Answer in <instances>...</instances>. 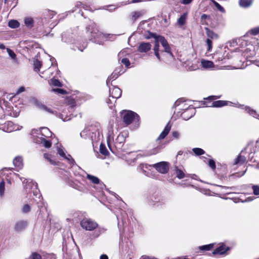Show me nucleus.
Wrapping results in <instances>:
<instances>
[{
	"mask_svg": "<svg viewBox=\"0 0 259 259\" xmlns=\"http://www.w3.org/2000/svg\"><path fill=\"white\" fill-rule=\"evenodd\" d=\"M206 42L207 46V51L210 52L212 49V41L210 38H207L206 40Z\"/></svg>",
	"mask_w": 259,
	"mask_h": 259,
	"instance_id": "49",
	"label": "nucleus"
},
{
	"mask_svg": "<svg viewBox=\"0 0 259 259\" xmlns=\"http://www.w3.org/2000/svg\"><path fill=\"white\" fill-rule=\"evenodd\" d=\"M209 5L215 11L220 13L222 15L225 14L226 11L224 8L220 5L217 2L214 0H210Z\"/></svg>",
	"mask_w": 259,
	"mask_h": 259,
	"instance_id": "14",
	"label": "nucleus"
},
{
	"mask_svg": "<svg viewBox=\"0 0 259 259\" xmlns=\"http://www.w3.org/2000/svg\"><path fill=\"white\" fill-rule=\"evenodd\" d=\"M229 103H232L228 101L218 100L213 102L211 107H221L226 105H229Z\"/></svg>",
	"mask_w": 259,
	"mask_h": 259,
	"instance_id": "24",
	"label": "nucleus"
},
{
	"mask_svg": "<svg viewBox=\"0 0 259 259\" xmlns=\"http://www.w3.org/2000/svg\"><path fill=\"white\" fill-rule=\"evenodd\" d=\"M157 171L161 174H166L169 170L168 163L165 161L158 162L152 165Z\"/></svg>",
	"mask_w": 259,
	"mask_h": 259,
	"instance_id": "8",
	"label": "nucleus"
},
{
	"mask_svg": "<svg viewBox=\"0 0 259 259\" xmlns=\"http://www.w3.org/2000/svg\"><path fill=\"white\" fill-rule=\"evenodd\" d=\"M146 15V11L144 10L133 12L132 16H143Z\"/></svg>",
	"mask_w": 259,
	"mask_h": 259,
	"instance_id": "35",
	"label": "nucleus"
},
{
	"mask_svg": "<svg viewBox=\"0 0 259 259\" xmlns=\"http://www.w3.org/2000/svg\"><path fill=\"white\" fill-rule=\"evenodd\" d=\"M230 248L226 246L225 244H222L218 247L216 248L212 252L213 254H223L227 251L229 250Z\"/></svg>",
	"mask_w": 259,
	"mask_h": 259,
	"instance_id": "19",
	"label": "nucleus"
},
{
	"mask_svg": "<svg viewBox=\"0 0 259 259\" xmlns=\"http://www.w3.org/2000/svg\"><path fill=\"white\" fill-rule=\"evenodd\" d=\"M64 158L67 159L69 163L71 164H73L75 163L74 160L71 157L70 155H68L67 156H66V157Z\"/></svg>",
	"mask_w": 259,
	"mask_h": 259,
	"instance_id": "57",
	"label": "nucleus"
},
{
	"mask_svg": "<svg viewBox=\"0 0 259 259\" xmlns=\"http://www.w3.org/2000/svg\"><path fill=\"white\" fill-rule=\"evenodd\" d=\"M253 189V194L255 195H259V186L257 185H253L252 186Z\"/></svg>",
	"mask_w": 259,
	"mask_h": 259,
	"instance_id": "48",
	"label": "nucleus"
},
{
	"mask_svg": "<svg viewBox=\"0 0 259 259\" xmlns=\"http://www.w3.org/2000/svg\"><path fill=\"white\" fill-rule=\"evenodd\" d=\"M171 124H170L169 122H168L163 131L161 132L159 137L157 138V141L161 140L164 139L169 133L171 129Z\"/></svg>",
	"mask_w": 259,
	"mask_h": 259,
	"instance_id": "21",
	"label": "nucleus"
},
{
	"mask_svg": "<svg viewBox=\"0 0 259 259\" xmlns=\"http://www.w3.org/2000/svg\"><path fill=\"white\" fill-rule=\"evenodd\" d=\"M150 166L147 164L142 163L138 166V168L145 172L146 171L144 170V168H148Z\"/></svg>",
	"mask_w": 259,
	"mask_h": 259,
	"instance_id": "53",
	"label": "nucleus"
},
{
	"mask_svg": "<svg viewBox=\"0 0 259 259\" xmlns=\"http://www.w3.org/2000/svg\"><path fill=\"white\" fill-rule=\"evenodd\" d=\"M128 156L129 157H126V161L130 164H131L136 161L138 155H136L134 152H131L128 154Z\"/></svg>",
	"mask_w": 259,
	"mask_h": 259,
	"instance_id": "28",
	"label": "nucleus"
},
{
	"mask_svg": "<svg viewBox=\"0 0 259 259\" xmlns=\"http://www.w3.org/2000/svg\"><path fill=\"white\" fill-rule=\"evenodd\" d=\"M121 67L116 68L115 71L109 76L106 81L107 86L109 87L110 82L115 80L120 74L123 73Z\"/></svg>",
	"mask_w": 259,
	"mask_h": 259,
	"instance_id": "11",
	"label": "nucleus"
},
{
	"mask_svg": "<svg viewBox=\"0 0 259 259\" xmlns=\"http://www.w3.org/2000/svg\"><path fill=\"white\" fill-rule=\"evenodd\" d=\"M100 152L101 154L104 155H107L109 154V152L107 148H106L105 146L103 144H100Z\"/></svg>",
	"mask_w": 259,
	"mask_h": 259,
	"instance_id": "38",
	"label": "nucleus"
},
{
	"mask_svg": "<svg viewBox=\"0 0 259 259\" xmlns=\"http://www.w3.org/2000/svg\"><path fill=\"white\" fill-rule=\"evenodd\" d=\"M50 84L55 87H61V83L58 79L52 78L50 80Z\"/></svg>",
	"mask_w": 259,
	"mask_h": 259,
	"instance_id": "42",
	"label": "nucleus"
},
{
	"mask_svg": "<svg viewBox=\"0 0 259 259\" xmlns=\"http://www.w3.org/2000/svg\"><path fill=\"white\" fill-rule=\"evenodd\" d=\"M86 29L89 39L99 45H102L104 41H112L116 37L114 34L103 33L100 31L98 27L95 23H92L89 25Z\"/></svg>",
	"mask_w": 259,
	"mask_h": 259,
	"instance_id": "1",
	"label": "nucleus"
},
{
	"mask_svg": "<svg viewBox=\"0 0 259 259\" xmlns=\"http://www.w3.org/2000/svg\"><path fill=\"white\" fill-rule=\"evenodd\" d=\"M195 114V109L192 106H189L185 110L179 113L180 116L185 120L189 119L192 117Z\"/></svg>",
	"mask_w": 259,
	"mask_h": 259,
	"instance_id": "7",
	"label": "nucleus"
},
{
	"mask_svg": "<svg viewBox=\"0 0 259 259\" xmlns=\"http://www.w3.org/2000/svg\"><path fill=\"white\" fill-rule=\"evenodd\" d=\"M28 224L27 221H19L16 223L14 228V230L17 232H21L26 228Z\"/></svg>",
	"mask_w": 259,
	"mask_h": 259,
	"instance_id": "13",
	"label": "nucleus"
},
{
	"mask_svg": "<svg viewBox=\"0 0 259 259\" xmlns=\"http://www.w3.org/2000/svg\"><path fill=\"white\" fill-rule=\"evenodd\" d=\"M25 91V88L24 87H21L18 89L17 91L16 92V94L18 95Z\"/></svg>",
	"mask_w": 259,
	"mask_h": 259,
	"instance_id": "62",
	"label": "nucleus"
},
{
	"mask_svg": "<svg viewBox=\"0 0 259 259\" xmlns=\"http://www.w3.org/2000/svg\"><path fill=\"white\" fill-rule=\"evenodd\" d=\"M41 15L47 16H54L57 15V13L55 11L50 10H45Z\"/></svg>",
	"mask_w": 259,
	"mask_h": 259,
	"instance_id": "36",
	"label": "nucleus"
},
{
	"mask_svg": "<svg viewBox=\"0 0 259 259\" xmlns=\"http://www.w3.org/2000/svg\"><path fill=\"white\" fill-rule=\"evenodd\" d=\"M121 63L123 64L126 67H129L131 63L129 60L127 58H123L121 60Z\"/></svg>",
	"mask_w": 259,
	"mask_h": 259,
	"instance_id": "50",
	"label": "nucleus"
},
{
	"mask_svg": "<svg viewBox=\"0 0 259 259\" xmlns=\"http://www.w3.org/2000/svg\"><path fill=\"white\" fill-rule=\"evenodd\" d=\"M192 0H181V3L184 5L189 4L192 2Z\"/></svg>",
	"mask_w": 259,
	"mask_h": 259,
	"instance_id": "63",
	"label": "nucleus"
},
{
	"mask_svg": "<svg viewBox=\"0 0 259 259\" xmlns=\"http://www.w3.org/2000/svg\"><path fill=\"white\" fill-rule=\"evenodd\" d=\"M87 177L93 184L98 185L99 186V191L102 189L105 186L104 184L100 181V179L95 176L88 174Z\"/></svg>",
	"mask_w": 259,
	"mask_h": 259,
	"instance_id": "16",
	"label": "nucleus"
},
{
	"mask_svg": "<svg viewBox=\"0 0 259 259\" xmlns=\"http://www.w3.org/2000/svg\"><path fill=\"white\" fill-rule=\"evenodd\" d=\"M76 102L74 100L69 101L68 105L63 109L62 112L59 114V117L64 121H68L71 119V114H67V111L71 112L73 108L75 107Z\"/></svg>",
	"mask_w": 259,
	"mask_h": 259,
	"instance_id": "6",
	"label": "nucleus"
},
{
	"mask_svg": "<svg viewBox=\"0 0 259 259\" xmlns=\"http://www.w3.org/2000/svg\"><path fill=\"white\" fill-rule=\"evenodd\" d=\"M28 259H42V256L37 252H32Z\"/></svg>",
	"mask_w": 259,
	"mask_h": 259,
	"instance_id": "41",
	"label": "nucleus"
},
{
	"mask_svg": "<svg viewBox=\"0 0 259 259\" xmlns=\"http://www.w3.org/2000/svg\"><path fill=\"white\" fill-rule=\"evenodd\" d=\"M160 147H156V148L153 149L148 155H151L156 154L160 151Z\"/></svg>",
	"mask_w": 259,
	"mask_h": 259,
	"instance_id": "51",
	"label": "nucleus"
},
{
	"mask_svg": "<svg viewBox=\"0 0 259 259\" xmlns=\"http://www.w3.org/2000/svg\"><path fill=\"white\" fill-rule=\"evenodd\" d=\"M53 91L57 92V93L62 94V95H64L66 93V91L65 90H64L63 89H53Z\"/></svg>",
	"mask_w": 259,
	"mask_h": 259,
	"instance_id": "54",
	"label": "nucleus"
},
{
	"mask_svg": "<svg viewBox=\"0 0 259 259\" xmlns=\"http://www.w3.org/2000/svg\"><path fill=\"white\" fill-rule=\"evenodd\" d=\"M58 153L63 157H66L65 153H64L63 150L61 148H58Z\"/></svg>",
	"mask_w": 259,
	"mask_h": 259,
	"instance_id": "59",
	"label": "nucleus"
},
{
	"mask_svg": "<svg viewBox=\"0 0 259 259\" xmlns=\"http://www.w3.org/2000/svg\"><path fill=\"white\" fill-rule=\"evenodd\" d=\"M206 32L208 38H210L211 40L217 39L218 38V35L212 31L209 30L208 28H206Z\"/></svg>",
	"mask_w": 259,
	"mask_h": 259,
	"instance_id": "31",
	"label": "nucleus"
},
{
	"mask_svg": "<svg viewBox=\"0 0 259 259\" xmlns=\"http://www.w3.org/2000/svg\"><path fill=\"white\" fill-rule=\"evenodd\" d=\"M109 98L117 99L121 97L122 91L117 87L114 86L112 88L109 87Z\"/></svg>",
	"mask_w": 259,
	"mask_h": 259,
	"instance_id": "12",
	"label": "nucleus"
},
{
	"mask_svg": "<svg viewBox=\"0 0 259 259\" xmlns=\"http://www.w3.org/2000/svg\"><path fill=\"white\" fill-rule=\"evenodd\" d=\"M121 116L123 121L126 125H129L132 122L137 123L140 119L139 116L132 111H123L121 112Z\"/></svg>",
	"mask_w": 259,
	"mask_h": 259,
	"instance_id": "5",
	"label": "nucleus"
},
{
	"mask_svg": "<svg viewBox=\"0 0 259 259\" xmlns=\"http://www.w3.org/2000/svg\"><path fill=\"white\" fill-rule=\"evenodd\" d=\"M160 42V41L159 40V36H158L156 39H155V45L154 47V54L156 56V57L157 58V59L160 61V56L159 53V43Z\"/></svg>",
	"mask_w": 259,
	"mask_h": 259,
	"instance_id": "23",
	"label": "nucleus"
},
{
	"mask_svg": "<svg viewBox=\"0 0 259 259\" xmlns=\"http://www.w3.org/2000/svg\"><path fill=\"white\" fill-rule=\"evenodd\" d=\"M244 107V105H240L239 106H238L239 108H242V109H245V110L248 112L251 115H252L253 117L256 118H257L259 119V115H258L256 111L252 110V109H251L249 107H245L244 108H243Z\"/></svg>",
	"mask_w": 259,
	"mask_h": 259,
	"instance_id": "25",
	"label": "nucleus"
},
{
	"mask_svg": "<svg viewBox=\"0 0 259 259\" xmlns=\"http://www.w3.org/2000/svg\"><path fill=\"white\" fill-rule=\"evenodd\" d=\"M13 164L16 169L19 170L23 167V158L21 156H16L13 160Z\"/></svg>",
	"mask_w": 259,
	"mask_h": 259,
	"instance_id": "20",
	"label": "nucleus"
},
{
	"mask_svg": "<svg viewBox=\"0 0 259 259\" xmlns=\"http://www.w3.org/2000/svg\"><path fill=\"white\" fill-rule=\"evenodd\" d=\"M174 106L175 107V112H177V116L179 115V113L182 112V111H185V109L189 107V106H188L186 103L184 101H182L181 99L176 101Z\"/></svg>",
	"mask_w": 259,
	"mask_h": 259,
	"instance_id": "10",
	"label": "nucleus"
},
{
	"mask_svg": "<svg viewBox=\"0 0 259 259\" xmlns=\"http://www.w3.org/2000/svg\"><path fill=\"white\" fill-rule=\"evenodd\" d=\"M159 35H157L156 34L152 33L150 32H148L147 33H146L144 35V37L146 39H150L151 38H154L155 39H156V38L159 36Z\"/></svg>",
	"mask_w": 259,
	"mask_h": 259,
	"instance_id": "39",
	"label": "nucleus"
},
{
	"mask_svg": "<svg viewBox=\"0 0 259 259\" xmlns=\"http://www.w3.org/2000/svg\"><path fill=\"white\" fill-rule=\"evenodd\" d=\"M214 244L210 243L209 244L200 246L198 247L200 252L203 253L206 251H209L214 248Z\"/></svg>",
	"mask_w": 259,
	"mask_h": 259,
	"instance_id": "22",
	"label": "nucleus"
},
{
	"mask_svg": "<svg viewBox=\"0 0 259 259\" xmlns=\"http://www.w3.org/2000/svg\"><path fill=\"white\" fill-rule=\"evenodd\" d=\"M7 51L10 57H11L13 59H16V55L15 53L12 51L11 49L9 48L7 49Z\"/></svg>",
	"mask_w": 259,
	"mask_h": 259,
	"instance_id": "44",
	"label": "nucleus"
},
{
	"mask_svg": "<svg viewBox=\"0 0 259 259\" xmlns=\"http://www.w3.org/2000/svg\"><path fill=\"white\" fill-rule=\"evenodd\" d=\"M42 259H56L55 256L53 254H46L44 255V257H42Z\"/></svg>",
	"mask_w": 259,
	"mask_h": 259,
	"instance_id": "52",
	"label": "nucleus"
},
{
	"mask_svg": "<svg viewBox=\"0 0 259 259\" xmlns=\"http://www.w3.org/2000/svg\"><path fill=\"white\" fill-rule=\"evenodd\" d=\"M100 130V123L95 122L86 127L80 132V135L82 138L90 140L94 144L99 141L102 137Z\"/></svg>",
	"mask_w": 259,
	"mask_h": 259,
	"instance_id": "2",
	"label": "nucleus"
},
{
	"mask_svg": "<svg viewBox=\"0 0 259 259\" xmlns=\"http://www.w3.org/2000/svg\"><path fill=\"white\" fill-rule=\"evenodd\" d=\"M100 259H108V257L106 254H102L100 256Z\"/></svg>",
	"mask_w": 259,
	"mask_h": 259,
	"instance_id": "64",
	"label": "nucleus"
},
{
	"mask_svg": "<svg viewBox=\"0 0 259 259\" xmlns=\"http://www.w3.org/2000/svg\"><path fill=\"white\" fill-rule=\"evenodd\" d=\"M172 136L176 139H178L180 137V133L177 131L172 132Z\"/></svg>",
	"mask_w": 259,
	"mask_h": 259,
	"instance_id": "61",
	"label": "nucleus"
},
{
	"mask_svg": "<svg viewBox=\"0 0 259 259\" xmlns=\"http://www.w3.org/2000/svg\"><path fill=\"white\" fill-rule=\"evenodd\" d=\"M44 157L45 159L48 160L51 164H53V165H55L56 164V162L51 159V155H50L49 154L45 153L44 154Z\"/></svg>",
	"mask_w": 259,
	"mask_h": 259,
	"instance_id": "43",
	"label": "nucleus"
},
{
	"mask_svg": "<svg viewBox=\"0 0 259 259\" xmlns=\"http://www.w3.org/2000/svg\"><path fill=\"white\" fill-rule=\"evenodd\" d=\"M175 170L177 177L179 179H182L185 177V175L183 170L179 168L178 166H175Z\"/></svg>",
	"mask_w": 259,
	"mask_h": 259,
	"instance_id": "29",
	"label": "nucleus"
},
{
	"mask_svg": "<svg viewBox=\"0 0 259 259\" xmlns=\"http://www.w3.org/2000/svg\"><path fill=\"white\" fill-rule=\"evenodd\" d=\"M36 132H39L40 133L41 135L40 137H44L45 138L51 137L52 135L51 132L48 128L46 127H41L39 131L36 130H32V135H33Z\"/></svg>",
	"mask_w": 259,
	"mask_h": 259,
	"instance_id": "17",
	"label": "nucleus"
},
{
	"mask_svg": "<svg viewBox=\"0 0 259 259\" xmlns=\"http://www.w3.org/2000/svg\"><path fill=\"white\" fill-rule=\"evenodd\" d=\"M33 65H34V71L37 72V71H39V69L40 68V67L41 66V63L39 60H35L34 61Z\"/></svg>",
	"mask_w": 259,
	"mask_h": 259,
	"instance_id": "37",
	"label": "nucleus"
},
{
	"mask_svg": "<svg viewBox=\"0 0 259 259\" xmlns=\"http://www.w3.org/2000/svg\"><path fill=\"white\" fill-rule=\"evenodd\" d=\"M38 138L39 140H37L36 142V143L40 142L47 148H49L51 147L52 143L50 141L46 140L44 137H39Z\"/></svg>",
	"mask_w": 259,
	"mask_h": 259,
	"instance_id": "27",
	"label": "nucleus"
},
{
	"mask_svg": "<svg viewBox=\"0 0 259 259\" xmlns=\"http://www.w3.org/2000/svg\"><path fill=\"white\" fill-rule=\"evenodd\" d=\"M30 210V206L28 204H25L23 207V212L24 213L28 212Z\"/></svg>",
	"mask_w": 259,
	"mask_h": 259,
	"instance_id": "60",
	"label": "nucleus"
},
{
	"mask_svg": "<svg viewBox=\"0 0 259 259\" xmlns=\"http://www.w3.org/2000/svg\"><path fill=\"white\" fill-rule=\"evenodd\" d=\"M192 151L197 156L201 155L205 153L203 149L199 148H194L192 149Z\"/></svg>",
	"mask_w": 259,
	"mask_h": 259,
	"instance_id": "40",
	"label": "nucleus"
},
{
	"mask_svg": "<svg viewBox=\"0 0 259 259\" xmlns=\"http://www.w3.org/2000/svg\"><path fill=\"white\" fill-rule=\"evenodd\" d=\"M250 33L253 35H256L259 33V27H255L252 29H251L249 31Z\"/></svg>",
	"mask_w": 259,
	"mask_h": 259,
	"instance_id": "47",
	"label": "nucleus"
},
{
	"mask_svg": "<svg viewBox=\"0 0 259 259\" xmlns=\"http://www.w3.org/2000/svg\"><path fill=\"white\" fill-rule=\"evenodd\" d=\"M80 225L82 229L87 231H94L92 234V236L94 238L98 237L105 231L104 228L98 227L97 223L90 218H83L80 221Z\"/></svg>",
	"mask_w": 259,
	"mask_h": 259,
	"instance_id": "3",
	"label": "nucleus"
},
{
	"mask_svg": "<svg viewBox=\"0 0 259 259\" xmlns=\"http://www.w3.org/2000/svg\"><path fill=\"white\" fill-rule=\"evenodd\" d=\"M151 48V45L149 42H142L140 44L138 51L140 53H146Z\"/></svg>",
	"mask_w": 259,
	"mask_h": 259,
	"instance_id": "18",
	"label": "nucleus"
},
{
	"mask_svg": "<svg viewBox=\"0 0 259 259\" xmlns=\"http://www.w3.org/2000/svg\"><path fill=\"white\" fill-rule=\"evenodd\" d=\"M246 161V158L244 156H242L239 155L236 158L234 161V164H242L244 163Z\"/></svg>",
	"mask_w": 259,
	"mask_h": 259,
	"instance_id": "32",
	"label": "nucleus"
},
{
	"mask_svg": "<svg viewBox=\"0 0 259 259\" xmlns=\"http://www.w3.org/2000/svg\"><path fill=\"white\" fill-rule=\"evenodd\" d=\"M117 142L122 143L124 141V138L122 135H119L116 139Z\"/></svg>",
	"mask_w": 259,
	"mask_h": 259,
	"instance_id": "58",
	"label": "nucleus"
},
{
	"mask_svg": "<svg viewBox=\"0 0 259 259\" xmlns=\"http://www.w3.org/2000/svg\"><path fill=\"white\" fill-rule=\"evenodd\" d=\"M186 21V17H180L178 20V23L180 25H183Z\"/></svg>",
	"mask_w": 259,
	"mask_h": 259,
	"instance_id": "55",
	"label": "nucleus"
},
{
	"mask_svg": "<svg viewBox=\"0 0 259 259\" xmlns=\"http://www.w3.org/2000/svg\"><path fill=\"white\" fill-rule=\"evenodd\" d=\"M201 64L202 67L205 69H210L214 67L213 63L211 61L202 60Z\"/></svg>",
	"mask_w": 259,
	"mask_h": 259,
	"instance_id": "26",
	"label": "nucleus"
},
{
	"mask_svg": "<svg viewBox=\"0 0 259 259\" xmlns=\"http://www.w3.org/2000/svg\"><path fill=\"white\" fill-rule=\"evenodd\" d=\"M208 165L212 169H214L215 168V163L213 160L209 159Z\"/></svg>",
	"mask_w": 259,
	"mask_h": 259,
	"instance_id": "56",
	"label": "nucleus"
},
{
	"mask_svg": "<svg viewBox=\"0 0 259 259\" xmlns=\"http://www.w3.org/2000/svg\"><path fill=\"white\" fill-rule=\"evenodd\" d=\"M19 25V23L16 20H11L8 23V26L12 28H18Z\"/></svg>",
	"mask_w": 259,
	"mask_h": 259,
	"instance_id": "34",
	"label": "nucleus"
},
{
	"mask_svg": "<svg viewBox=\"0 0 259 259\" xmlns=\"http://www.w3.org/2000/svg\"><path fill=\"white\" fill-rule=\"evenodd\" d=\"M20 180L22 181L23 183H25L26 181V184L24 185V188L27 192H30V190H32L33 195L39 199V202L41 201L42 198L40 197L41 195L39 193V191L37 189V184L36 183L33 182L32 181L27 180L25 178H20Z\"/></svg>",
	"mask_w": 259,
	"mask_h": 259,
	"instance_id": "4",
	"label": "nucleus"
},
{
	"mask_svg": "<svg viewBox=\"0 0 259 259\" xmlns=\"http://www.w3.org/2000/svg\"><path fill=\"white\" fill-rule=\"evenodd\" d=\"M25 24L28 28H32L33 26V20L32 18L26 17L25 19Z\"/></svg>",
	"mask_w": 259,
	"mask_h": 259,
	"instance_id": "33",
	"label": "nucleus"
},
{
	"mask_svg": "<svg viewBox=\"0 0 259 259\" xmlns=\"http://www.w3.org/2000/svg\"><path fill=\"white\" fill-rule=\"evenodd\" d=\"M159 40L161 43V45L164 49V51L169 54L171 56H173L172 53L171 52V49L169 47L167 40L162 36H159Z\"/></svg>",
	"mask_w": 259,
	"mask_h": 259,
	"instance_id": "15",
	"label": "nucleus"
},
{
	"mask_svg": "<svg viewBox=\"0 0 259 259\" xmlns=\"http://www.w3.org/2000/svg\"><path fill=\"white\" fill-rule=\"evenodd\" d=\"M252 3V0H240L239 4L241 7L247 8L250 7Z\"/></svg>",
	"mask_w": 259,
	"mask_h": 259,
	"instance_id": "30",
	"label": "nucleus"
},
{
	"mask_svg": "<svg viewBox=\"0 0 259 259\" xmlns=\"http://www.w3.org/2000/svg\"><path fill=\"white\" fill-rule=\"evenodd\" d=\"M5 192V182L2 181L0 182V195L2 196Z\"/></svg>",
	"mask_w": 259,
	"mask_h": 259,
	"instance_id": "45",
	"label": "nucleus"
},
{
	"mask_svg": "<svg viewBox=\"0 0 259 259\" xmlns=\"http://www.w3.org/2000/svg\"><path fill=\"white\" fill-rule=\"evenodd\" d=\"M33 104L39 110L46 111L51 114H54L57 115V112L53 110L52 109L48 107L42 103L38 101L36 99H33L32 100Z\"/></svg>",
	"mask_w": 259,
	"mask_h": 259,
	"instance_id": "9",
	"label": "nucleus"
},
{
	"mask_svg": "<svg viewBox=\"0 0 259 259\" xmlns=\"http://www.w3.org/2000/svg\"><path fill=\"white\" fill-rule=\"evenodd\" d=\"M10 175H11V177H10V179H7V182L9 184H11L12 183V182H11V179H15L16 178H17V177H19V175L17 174H15V173H13V174H11L10 173Z\"/></svg>",
	"mask_w": 259,
	"mask_h": 259,
	"instance_id": "46",
	"label": "nucleus"
}]
</instances>
